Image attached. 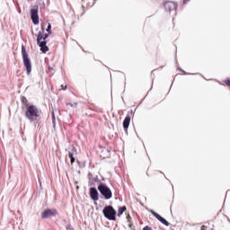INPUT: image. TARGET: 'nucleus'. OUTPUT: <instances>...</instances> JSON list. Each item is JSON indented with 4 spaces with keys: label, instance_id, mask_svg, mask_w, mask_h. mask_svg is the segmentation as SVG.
Instances as JSON below:
<instances>
[{
    "label": "nucleus",
    "instance_id": "nucleus-1",
    "mask_svg": "<svg viewBox=\"0 0 230 230\" xmlns=\"http://www.w3.org/2000/svg\"><path fill=\"white\" fill-rule=\"evenodd\" d=\"M37 37V43L39 44L40 50L42 53H48L49 51V48L46 46V39L49 37V34H44V28H42V31H40L38 34H36Z\"/></svg>",
    "mask_w": 230,
    "mask_h": 230
},
{
    "label": "nucleus",
    "instance_id": "nucleus-2",
    "mask_svg": "<svg viewBox=\"0 0 230 230\" xmlns=\"http://www.w3.org/2000/svg\"><path fill=\"white\" fill-rule=\"evenodd\" d=\"M25 116L29 121H35L37 118L40 117V111L35 105L28 106L25 111Z\"/></svg>",
    "mask_w": 230,
    "mask_h": 230
},
{
    "label": "nucleus",
    "instance_id": "nucleus-3",
    "mask_svg": "<svg viewBox=\"0 0 230 230\" xmlns=\"http://www.w3.org/2000/svg\"><path fill=\"white\" fill-rule=\"evenodd\" d=\"M22 57L23 60V66L26 68L27 75H31V61L28 57V52H26V47L24 45L22 46Z\"/></svg>",
    "mask_w": 230,
    "mask_h": 230
},
{
    "label": "nucleus",
    "instance_id": "nucleus-4",
    "mask_svg": "<svg viewBox=\"0 0 230 230\" xmlns=\"http://www.w3.org/2000/svg\"><path fill=\"white\" fill-rule=\"evenodd\" d=\"M98 190H99L101 195H102V197H104V199L106 200L112 199V190H111V189L109 187H107L106 185H104L103 183H101L98 186Z\"/></svg>",
    "mask_w": 230,
    "mask_h": 230
},
{
    "label": "nucleus",
    "instance_id": "nucleus-5",
    "mask_svg": "<svg viewBox=\"0 0 230 230\" xmlns=\"http://www.w3.org/2000/svg\"><path fill=\"white\" fill-rule=\"evenodd\" d=\"M102 213L108 220H116V210L112 206H106L103 208Z\"/></svg>",
    "mask_w": 230,
    "mask_h": 230
},
{
    "label": "nucleus",
    "instance_id": "nucleus-6",
    "mask_svg": "<svg viewBox=\"0 0 230 230\" xmlns=\"http://www.w3.org/2000/svg\"><path fill=\"white\" fill-rule=\"evenodd\" d=\"M58 215V211L57 209L52 208V209H46L42 214H41V218H49V217H57Z\"/></svg>",
    "mask_w": 230,
    "mask_h": 230
},
{
    "label": "nucleus",
    "instance_id": "nucleus-7",
    "mask_svg": "<svg viewBox=\"0 0 230 230\" xmlns=\"http://www.w3.org/2000/svg\"><path fill=\"white\" fill-rule=\"evenodd\" d=\"M31 19L33 24H39V10L38 9H31Z\"/></svg>",
    "mask_w": 230,
    "mask_h": 230
},
{
    "label": "nucleus",
    "instance_id": "nucleus-8",
    "mask_svg": "<svg viewBox=\"0 0 230 230\" xmlns=\"http://www.w3.org/2000/svg\"><path fill=\"white\" fill-rule=\"evenodd\" d=\"M152 215L155 216V217L159 220V222H161L162 224H164V226H166V227H168V226H170L169 222H167L166 219H164L163 217H161V215L157 214V212L152 210L151 211Z\"/></svg>",
    "mask_w": 230,
    "mask_h": 230
},
{
    "label": "nucleus",
    "instance_id": "nucleus-9",
    "mask_svg": "<svg viewBox=\"0 0 230 230\" xmlns=\"http://www.w3.org/2000/svg\"><path fill=\"white\" fill-rule=\"evenodd\" d=\"M164 8L169 12H174L175 10H177V4L174 2H166L164 4Z\"/></svg>",
    "mask_w": 230,
    "mask_h": 230
},
{
    "label": "nucleus",
    "instance_id": "nucleus-10",
    "mask_svg": "<svg viewBox=\"0 0 230 230\" xmlns=\"http://www.w3.org/2000/svg\"><path fill=\"white\" fill-rule=\"evenodd\" d=\"M90 197L92 200H98V190H96V188L92 187L90 189Z\"/></svg>",
    "mask_w": 230,
    "mask_h": 230
},
{
    "label": "nucleus",
    "instance_id": "nucleus-11",
    "mask_svg": "<svg viewBox=\"0 0 230 230\" xmlns=\"http://www.w3.org/2000/svg\"><path fill=\"white\" fill-rule=\"evenodd\" d=\"M130 125V115H128L123 121V128L127 132L128 130V126Z\"/></svg>",
    "mask_w": 230,
    "mask_h": 230
},
{
    "label": "nucleus",
    "instance_id": "nucleus-12",
    "mask_svg": "<svg viewBox=\"0 0 230 230\" xmlns=\"http://www.w3.org/2000/svg\"><path fill=\"white\" fill-rule=\"evenodd\" d=\"M21 102L22 103V105H24V107H30V103L28 102V99H26V97L22 96L21 97Z\"/></svg>",
    "mask_w": 230,
    "mask_h": 230
},
{
    "label": "nucleus",
    "instance_id": "nucleus-13",
    "mask_svg": "<svg viewBox=\"0 0 230 230\" xmlns=\"http://www.w3.org/2000/svg\"><path fill=\"white\" fill-rule=\"evenodd\" d=\"M125 211H127V207H120L118 211V217H121Z\"/></svg>",
    "mask_w": 230,
    "mask_h": 230
},
{
    "label": "nucleus",
    "instance_id": "nucleus-14",
    "mask_svg": "<svg viewBox=\"0 0 230 230\" xmlns=\"http://www.w3.org/2000/svg\"><path fill=\"white\" fill-rule=\"evenodd\" d=\"M74 155H74L73 153H71V152L68 153V157H69V159H70L71 164H73L75 163V161Z\"/></svg>",
    "mask_w": 230,
    "mask_h": 230
},
{
    "label": "nucleus",
    "instance_id": "nucleus-15",
    "mask_svg": "<svg viewBox=\"0 0 230 230\" xmlns=\"http://www.w3.org/2000/svg\"><path fill=\"white\" fill-rule=\"evenodd\" d=\"M60 87H61V89H59V91H66L67 90V85L61 84Z\"/></svg>",
    "mask_w": 230,
    "mask_h": 230
},
{
    "label": "nucleus",
    "instance_id": "nucleus-16",
    "mask_svg": "<svg viewBox=\"0 0 230 230\" xmlns=\"http://www.w3.org/2000/svg\"><path fill=\"white\" fill-rule=\"evenodd\" d=\"M47 31H48V33L51 34V23H49V25L47 27Z\"/></svg>",
    "mask_w": 230,
    "mask_h": 230
},
{
    "label": "nucleus",
    "instance_id": "nucleus-17",
    "mask_svg": "<svg viewBox=\"0 0 230 230\" xmlns=\"http://www.w3.org/2000/svg\"><path fill=\"white\" fill-rule=\"evenodd\" d=\"M128 227L132 229H136V227L134 226V224L132 223V221L128 222Z\"/></svg>",
    "mask_w": 230,
    "mask_h": 230
},
{
    "label": "nucleus",
    "instance_id": "nucleus-18",
    "mask_svg": "<svg viewBox=\"0 0 230 230\" xmlns=\"http://www.w3.org/2000/svg\"><path fill=\"white\" fill-rule=\"evenodd\" d=\"M128 222H132V217H130V214H128L126 217Z\"/></svg>",
    "mask_w": 230,
    "mask_h": 230
},
{
    "label": "nucleus",
    "instance_id": "nucleus-19",
    "mask_svg": "<svg viewBox=\"0 0 230 230\" xmlns=\"http://www.w3.org/2000/svg\"><path fill=\"white\" fill-rule=\"evenodd\" d=\"M225 84L227 85V87H230V79L226 80Z\"/></svg>",
    "mask_w": 230,
    "mask_h": 230
},
{
    "label": "nucleus",
    "instance_id": "nucleus-20",
    "mask_svg": "<svg viewBox=\"0 0 230 230\" xmlns=\"http://www.w3.org/2000/svg\"><path fill=\"white\" fill-rule=\"evenodd\" d=\"M115 172H117L118 173H119V172H121V167H120V166H117Z\"/></svg>",
    "mask_w": 230,
    "mask_h": 230
},
{
    "label": "nucleus",
    "instance_id": "nucleus-21",
    "mask_svg": "<svg viewBox=\"0 0 230 230\" xmlns=\"http://www.w3.org/2000/svg\"><path fill=\"white\" fill-rule=\"evenodd\" d=\"M143 230H153L152 227L148 226H146Z\"/></svg>",
    "mask_w": 230,
    "mask_h": 230
},
{
    "label": "nucleus",
    "instance_id": "nucleus-22",
    "mask_svg": "<svg viewBox=\"0 0 230 230\" xmlns=\"http://www.w3.org/2000/svg\"><path fill=\"white\" fill-rule=\"evenodd\" d=\"M51 115H52L53 121H55V111H52Z\"/></svg>",
    "mask_w": 230,
    "mask_h": 230
},
{
    "label": "nucleus",
    "instance_id": "nucleus-23",
    "mask_svg": "<svg viewBox=\"0 0 230 230\" xmlns=\"http://www.w3.org/2000/svg\"><path fill=\"white\" fill-rule=\"evenodd\" d=\"M201 230H208V226H205V225H203V226H201Z\"/></svg>",
    "mask_w": 230,
    "mask_h": 230
},
{
    "label": "nucleus",
    "instance_id": "nucleus-24",
    "mask_svg": "<svg viewBox=\"0 0 230 230\" xmlns=\"http://www.w3.org/2000/svg\"><path fill=\"white\" fill-rule=\"evenodd\" d=\"M188 1H190V0H183V4H186V3H188Z\"/></svg>",
    "mask_w": 230,
    "mask_h": 230
},
{
    "label": "nucleus",
    "instance_id": "nucleus-25",
    "mask_svg": "<svg viewBox=\"0 0 230 230\" xmlns=\"http://www.w3.org/2000/svg\"><path fill=\"white\" fill-rule=\"evenodd\" d=\"M49 71H53V67L49 66Z\"/></svg>",
    "mask_w": 230,
    "mask_h": 230
},
{
    "label": "nucleus",
    "instance_id": "nucleus-26",
    "mask_svg": "<svg viewBox=\"0 0 230 230\" xmlns=\"http://www.w3.org/2000/svg\"><path fill=\"white\" fill-rule=\"evenodd\" d=\"M68 105H70V107H75V105H73V103H68Z\"/></svg>",
    "mask_w": 230,
    "mask_h": 230
},
{
    "label": "nucleus",
    "instance_id": "nucleus-27",
    "mask_svg": "<svg viewBox=\"0 0 230 230\" xmlns=\"http://www.w3.org/2000/svg\"><path fill=\"white\" fill-rule=\"evenodd\" d=\"M76 105H77V103H76V102H75V103H74V106H75V107H76Z\"/></svg>",
    "mask_w": 230,
    "mask_h": 230
},
{
    "label": "nucleus",
    "instance_id": "nucleus-28",
    "mask_svg": "<svg viewBox=\"0 0 230 230\" xmlns=\"http://www.w3.org/2000/svg\"><path fill=\"white\" fill-rule=\"evenodd\" d=\"M132 230H136V228H132Z\"/></svg>",
    "mask_w": 230,
    "mask_h": 230
},
{
    "label": "nucleus",
    "instance_id": "nucleus-29",
    "mask_svg": "<svg viewBox=\"0 0 230 230\" xmlns=\"http://www.w3.org/2000/svg\"><path fill=\"white\" fill-rule=\"evenodd\" d=\"M211 230H213V229H211Z\"/></svg>",
    "mask_w": 230,
    "mask_h": 230
}]
</instances>
